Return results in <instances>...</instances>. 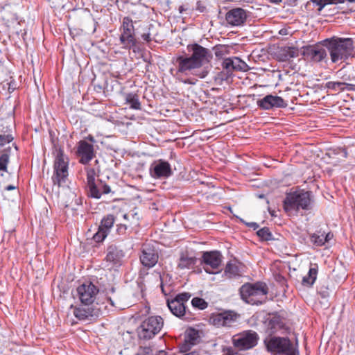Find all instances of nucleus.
Here are the masks:
<instances>
[{
	"label": "nucleus",
	"mask_w": 355,
	"mask_h": 355,
	"mask_svg": "<svg viewBox=\"0 0 355 355\" xmlns=\"http://www.w3.org/2000/svg\"><path fill=\"white\" fill-rule=\"evenodd\" d=\"M248 227H252L254 230H256L259 227V225L256 223H247Z\"/></svg>",
	"instance_id": "nucleus-47"
},
{
	"label": "nucleus",
	"mask_w": 355,
	"mask_h": 355,
	"mask_svg": "<svg viewBox=\"0 0 355 355\" xmlns=\"http://www.w3.org/2000/svg\"><path fill=\"white\" fill-rule=\"evenodd\" d=\"M78 296L82 304H92L98 293L97 287L92 283L83 284L76 289Z\"/></svg>",
	"instance_id": "nucleus-11"
},
{
	"label": "nucleus",
	"mask_w": 355,
	"mask_h": 355,
	"mask_svg": "<svg viewBox=\"0 0 355 355\" xmlns=\"http://www.w3.org/2000/svg\"><path fill=\"white\" fill-rule=\"evenodd\" d=\"M327 48L329 51L333 62L345 60L353 51V41L351 38L332 39L328 42Z\"/></svg>",
	"instance_id": "nucleus-2"
},
{
	"label": "nucleus",
	"mask_w": 355,
	"mask_h": 355,
	"mask_svg": "<svg viewBox=\"0 0 355 355\" xmlns=\"http://www.w3.org/2000/svg\"><path fill=\"white\" fill-rule=\"evenodd\" d=\"M123 218L129 225H137L139 223V215L136 209L131 210L127 214H124Z\"/></svg>",
	"instance_id": "nucleus-28"
},
{
	"label": "nucleus",
	"mask_w": 355,
	"mask_h": 355,
	"mask_svg": "<svg viewBox=\"0 0 355 355\" xmlns=\"http://www.w3.org/2000/svg\"><path fill=\"white\" fill-rule=\"evenodd\" d=\"M164 326V320L160 316H150L146 318L137 328L140 339L149 340L158 334Z\"/></svg>",
	"instance_id": "nucleus-6"
},
{
	"label": "nucleus",
	"mask_w": 355,
	"mask_h": 355,
	"mask_svg": "<svg viewBox=\"0 0 355 355\" xmlns=\"http://www.w3.org/2000/svg\"><path fill=\"white\" fill-rule=\"evenodd\" d=\"M207 73H208L207 71L203 70L202 71L200 72V74H197V75L199 76L200 78H203L207 76Z\"/></svg>",
	"instance_id": "nucleus-49"
},
{
	"label": "nucleus",
	"mask_w": 355,
	"mask_h": 355,
	"mask_svg": "<svg viewBox=\"0 0 355 355\" xmlns=\"http://www.w3.org/2000/svg\"><path fill=\"white\" fill-rule=\"evenodd\" d=\"M14 137L10 133V130H6L3 132V133H0V146H3L6 144H10Z\"/></svg>",
	"instance_id": "nucleus-33"
},
{
	"label": "nucleus",
	"mask_w": 355,
	"mask_h": 355,
	"mask_svg": "<svg viewBox=\"0 0 355 355\" xmlns=\"http://www.w3.org/2000/svg\"><path fill=\"white\" fill-rule=\"evenodd\" d=\"M302 54L313 62H321L327 57L326 49L320 45L303 46Z\"/></svg>",
	"instance_id": "nucleus-14"
},
{
	"label": "nucleus",
	"mask_w": 355,
	"mask_h": 355,
	"mask_svg": "<svg viewBox=\"0 0 355 355\" xmlns=\"http://www.w3.org/2000/svg\"><path fill=\"white\" fill-rule=\"evenodd\" d=\"M268 292V287L263 282L248 283L243 285L240 288L242 300L251 304H261L266 299Z\"/></svg>",
	"instance_id": "nucleus-3"
},
{
	"label": "nucleus",
	"mask_w": 355,
	"mask_h": 355,
	"mask_svg": "<svg viewBox=\"0 0 355 355\" xmlns=\"http://www.w3.org/2000/svg\"><path fill=\"white\" fill-rule=\"evenodd\" d=\"M223 256L218 251L203 252L202 264L205 271L209 274H216L220 271Z\"/></svg>",
	"instance_id": "nucleus-9"
},
{
	"label": "nucleus",
	"mask_w": 355,
	"mask_h": 355,
	"mask_svg": "<svg viewBox=\"0 0 355 355\" xmlns=\"http://www.w3.org/2000/svg\"><path fill=\"white\" fill-rule=\"evenodd\" d=\"M73 314L78 320H85L94 315H96L97 313L95 312L94 309L75 307L73 310Z\"/></svg>",
	"instance_id": "nucleus-25"
},
{
	"label": "nucleus",
	"mask_w": 355,
	"mask_h": 355,
	"mask_svg": "<svg viewBox=\"0 0 355 355\" xmlns=\"http://www.w3.org/2000/svg\"><path fill=\"white\" fill-rule=\"evenodd\" d=\"M157 351L150 347H141L137 355H156Z\"/></svg>",
	"instance_id": "nucleus-42"
},
{
	"label": "nucleus",
	"mask_w": 355,
	"mask_h": 355,
	"mask_svg": "<svg viewBox=\"0 0 355 355\" xmlns=\"http://www.w3.org/2000/svg\"><path fill=\"white\" fill-rule=\"evenodd\" d=\"M248 18L247 12L241 8L230 10L225 15L227 23L232 26H242Z\"/></svg>",
	"instance_id": "nucleus-15"
},
{
	"label": "nucleus",
	"mask_w": 355,
	"mask_h": 355,
	"mask_svg": "<svg viewBox=\"0 0 355 355\" xmlns=\"http://www.w3.org/2000/svg\"><path fill=\"white\" fill-rule=\"evenodd\" d=\"M11 147L8 146L5 149L0 155V171H7V166L9 163L10 154Z\"/></svg>",
	"instance_id": "nucleus-31"
},
{
	"label": "nucleus",
	"mask_w": 355,
	"mask_h": 355,
	"mask_svg": "<svg viewBox=\"0 0 355 355\" xmlns=\"http://www.w3.org/2000/svg\"><path fill=\"white\" fill-rule=\"evenodd\" d=\"M15 189V186H12V185H8L6 187V189L7 191H10V190H13Z\"/></svg>",
	"instance_id": "nucleus-50"
},
{
	"label": "nucleus",
	"mask_w": 355,
	"mask_h": 355,
	"mask_svg": "<svg viewBox=\"0 0 355 355\" xmlns=\"http://www.w3.org/2000/svg\"><path fill=\"white\" fill-rule=\"evenodd\" d=\"M226 355H239L238 354H227Z\"/></svg>",
	"instance_id": "nucleus-57"
},
{
	"label": "nucleus",
	"mask_w": 355,
	"mask_h": 355,
	"mask_svg": "<svg viewBox=\"0 0 355 355\" xmlns=\"http://www.w3.org/2000/svg\"><path fill=\"white\" fill-rule=\"evenodd\" d=\"M129 225L127 223H121L117 225L116 231L119 234H124L127 230V227Z\"/></svg>",
	"instance_id": "nucleus-43"
},
{
	"label": "nucleus",
	"mask_w": 355,
	"mask_h": 355,
	"mask_svg": "<svg viewBox=\"0 0 355 355\" xmlns=\"http://www.w3.org/2000/svg\"><path fill=\"white\" fill-rule=\"evenodd\" d=\"M196 10L200 12H203L206 10V7L200 1L197 2Z\"/></svg>",
	"instance_id": "nucleus-45"
},
{
	"label": "nucleus",
	"mask_w": 355,
	"mask_h": 355,
	"mask_svg": "<svg viewBox=\"0 0 355 355\" xmlns=\"http://www.w3.org/2000/svg\"><path fill=\"white\" fill-rule=\"evenodd\" d=\"M279 33H280L281 35H286V31H285V30H281V31H279Z\"/></svg>",
	"instance_id": "nucleus-53"
},
{
	"label": "nucleus",
	"mask_w": 355,
	"mask_h": 355,
	"mask_svg": "<svg viewBox=\"0 0 355 355\" xmlns=\"http://www.w3.org/2000/svg\"><path fill=\"white\" fill-rule=\"evenodd\" d=\"M225 50H226L225 46H220V47L216 48V51H215L216 56L219 57V56L223 55Z\"/></svg>",
	"instance_id": "nucleus-44"
},
{
	"label": "nucleus",
	"mask_w": 355,
	"mask_h": 355,
	"mask_svg": "<svg viewBox=\"0 0 355 355\" xmlns=\"http://www.w3.org/2000/svg\"><path fill=\"white\" fill-rule=\"evenodd\" d=\"M311 193L308 191L293 193L288 195L284 202L287 212L297 211L300 209H307L311 202Z\"/></svg>",
	"instance_id": "nucleus-7"
},
{
	"label": "nucleus",
	"mask_w": 355,
	"mask_h": 355,
	"mask_svg": "<svg viewBox=\"0 0 355 355\" xmlns=\"http://www.w3.org/2000/svg\"><path fill=\"white\" fill-rule=\"evenodd\" d=\"M141 263L148 268L154 266L158 261V255L155 250L148 245L142 248V254L140 256Z\"/></svg>",
	"instance_id": "nucleus-20"
},
{
	"label": "nucleus",
	"mask_w": 355,
	"mask_h": 355,
	"mask_svg": "<svg viewBox=\"0 0 355 355\" xmlns=\"http://www.w3.org/2000/svg\"><path fill=\"white\" fill-rule=\"evenodd\" d=\"M333 1L334 0H310V1H311L313 3L315 4L316 6H318L319 7L318 11H321L322 9L326 5L334 4V3H333Z\"/></svg>",
	"instance_id": "nucleus-41"
},
{
	"label": "nucleus",
	"mask_w": 355,
	"mask_h": 355,
	"mask_svg": "<svg viewBox=\"0 0 355 355\" xmlns=\"http://www.w3.org/2000/svg\"><path fill=\"white\" fill-rule=\"evenodd\" d=\"M151 33H157V31L155 30V26H153V29L150 31Z\"/></svg>",
	"instance_id": "nucleus-52"
},
{
	"label": "nucleus",
	"mask_w": 355,
	"mask_h": 355,
	"mask_svg": "<svg viewBox=\"0 0 355 355\" xmlns=\"http://www.w3.org/2000/svg\"><path fill=\"white\" fill-rule=\"evenodd\" d=\"M159 355H164V352L160 351V352H159Z\"/></svg>",
	"instance_id": "nucleus-56"
},
{
	"label": "nucleus",
	"mask_w": 355,
	"mask_h": 355,
	"mask_svg": "<svg viewBox=\"0 0 355 355\" xmlns=\"http://www.w3.org/2000/svg\"><path fill=\"white\" fill-rule=\"evenodd\" d=\"M178 10L180 13H182L183 12L187 11L191 9L189 8V7L188 6L187 4H184V5L180 6L179 7Z\"/></svg>",
	"instance_id": "nucleus-46"
},
{
	"label": "nucleus",
	"mask_w": 355,
	"mask_h": 355,
	"mask_svg": "<svg viewBox=\"0 0 355 355\" xmlns=\"http://www.w3.org/2000/svg\"><path fill=\"white\" fill-rule=\"evenodd\" d=\"M191 304L194 307L202 310L207 307V303L205 301V300L199 297H194L191 301Z\"/></svg>",
	"instance_id": "nucleus-39"
},
{
	"label": "nucleus",
	"mask_w": 355,
	"mask_h": 355,
	"mask_svg": "<svg viewBox=\"0 0 355 355\" xmlns=\"http://www.w3.org/2000/svg\"><path fill=\"white\" fill-rule=\"evenodd\" d=\"M272 3H278L282 1V0H270Z\"/></svg>",
	"instance_id": "nucleus-51"
},
{
	"label": "nucleus",
	"mask_w": 355,
	"mask_h": 355,
	"mask_svg": "<svg viewBox=\"0 0 355 355\" xmlns=\"http://www.w3.org/2000/svg\"><path fill=\"white\" fill-rule=\"evenodd\" d=\"M114 221L115 219L114 216L112 214H108L101 220L99 227L109 234L112 227H113Z\"/></svg>",
	"instance_id": "nucleus-29"
},
{
	"label": "nucleus",
	"mask_w": 355,
	"mask_h": 355,
	"mask_svg": "<svg viewBox=\"0 0 355 355\" xmlns=\"http://www.w3.org/2000/svg\"><path fill=\"white\" fill-rule=\"evenodd\" d=\"M238 315L233 311H225L212 317V322L214 325L219 327H230L236 322Z\"/></svg>",
	"instance_id": "nucleus-18"
},
{
	"label": "nucleus",
	"mask_w": 355,
	"mask_h": 355,
	"mask_svg": "<svg viewBox=\"0 0 355 355\" xmlns=\"http://www.w3.org/2000/svg\"><path fill=\"white\" fill-rule=\"evenodd\" d=\"M125 101L130 105V108L134 110H141V104L137 94H127Z\"/></svg>",
	"instance_id": "nucleus-32"
},
{
	"label": "nucleus",
	"mask_w": 355,
	"mask_h": 355,
	"mask_svg": "<svg viewBox=\"0 0 355 355\" xmlns=\"http://www.w3.org/2000/svg\"><path fill=\"white\" fill-rule=\"evenodd\" d=\"M259 339V335L256 331L246 330L233 336L232 344L239 350H248L255 347Z\"/></svg>",
	"instance_id": "nucleus-8"
},
{
	"label": "nucleus",
	"mask_w": 355,
	"mask_h": 355,
	"mask_svg": "<svg viewBox=\"0 0 355 355\" xmlns=\"http://www.w3.org/2000/svg\"><path fill=\"white\" fill-rule=\"evenodd\" d=\"M96 189L99 193L98 197H94V198H100L102 194H107L111 191L110 186L99 182L96 184Z\"/></svg>",
	"instance_id": "nucleus-34"
},
{
	"label": "nucleus",
	"mask_w": 355,
	"mask_h": 355,
	"mask_svg": "<svg viewBox=\"0 0 355 355\" xmlns=\"http://www.w3.org/2000/svg\"><path fill=\"white\" fill-rule=\"evenodd\" d=\"M350 80L349 76H343L341 80L329 81L325 83L324 88L335 92H342L345 90L354 91L355 85L348 83Z\"/></svg>",
	"instance_id": "nucleus-16"
},
{
	"label": "nucleus",
	"mask_w": 355,
	"mask_h": 355,
	"mask_svg": "<svg viewBox=\"0 0 355 355\" xmlns=\"http://www.w3.org/2000/svg\"><path fill=\"white\" fill-rule=\"evenodd\" d=\"M245 63L239 58H227L223 62V67L227 70H243Z\"/></svg>",
	"instance_id": "nucleus-24"
},
{
	"label": "nucleus",
	"mask_w": 355,
	"mask_h": 355,
	"mask_svg": "<svg viewBox=\"0 0 355 355\" xmlns=\"http://www.w3.org/2000/svg\"><path fill=\"white\" fill-rule=\"evenodd\" d=\"M191 295L187 293L178 295L173 300L168 301L167 304L171 313L177 316L182 317L185 314V303L188 302Z\"/></svg>",
	"instance_id": "nucleus-12"
},
{
	"label": "nucleus",
	"mask_w": 355,
	"mask_h": 355,
	"mask_svg": "<svg viewBox=\"0 0 355 355\" xmlns=\"http://www.w3.org/2000/svg\"><path fill=\"white\" fill-rule=\"evenodd\" d=\"M77 155L80 157L81 164H88L94 157L93 145L84 140L80 141L78 144Z\"/></svg>",
	"instance_id": "nucleus-17"
},
{
	"label": "nucleus",
	"mask_w": 355,
	"mask_h": 355,
	"mask_svg": "<svg viewBox=\"0 0 355 355\" xmlns=\"http://www.w3.org/2000/svg\"><path fill=\"white\" fill-rule=\"evenodd\" d=\"M311 241L317 245L321 246L325 243L324 234H314L311 236Z\"/></svg>",
	"instance_id": "nucleus-40"
},
{
	"label": "nucleus",
	"mask_w": 355,
	"mask_h": 355,
	"mask_svg": "<svg viewBox=\"0 0 355 355\" xmlns=\"http://www.w3.org/2000/svg\"><path fill=\"white\" fill-rule=\"evenodd\" d=\"M172 173L171 165L163 159L154 162L150 168V174L153 178H167Z\"/></svg>",
	"instance_id": "nucleus-13"
},
{
	"label": "nucleus",
	"mask_w": 355,
	"mask_h": 355,
	"mask_svg": "<svg viewBox=\"0 0 355 355\" xmlns=\"http://www.w3.org/2000/svg\"><path fill=\"white\" fill-rule=\"evenodd\" d=\"M187 50L191 53L190 57L179 56L177 58L179 72L187 73L191 70L201 67L212 59L211 51L200 44H189L187 46Z\"/></svg>",
	"instance_id": "nucleus-1"
},
{
	"label": "nucleus",
	"mask_w": 355,
	"mask_h": 355,
	"mask_svg": "<svg viewBox=\"0 0 355 355\" xmlns=\"http://www.w3.org/2000/svg\"><path fill=\"white\" fill-rule=\"evenodd\" d=\"M271 215L272 216H274V213L273 212H270Z\"/></svg>",
	"instance_id": "nucleus-58"
},
{
	"label": "nucleus",
	"mask_w": 355,
	"mask_h": 355,
	"mask_svg": "<svg viewBox=\"0 0 355 355\" xmlns=\"http://www.w3.org/2000/svg\"><path fill=\"white\" fill-rule=\"evenodd\" d=\"M200 340L199 331L193 328L186 331L184 342L180 346L181 352H187Z\"/></svg>",
	"instance_id": "nucleus-21"
},
{
	"label": "nucleus",
	"mask_w": 355,
	"mask_h": 355,
	"mask_svg": "<svg viewBox=\"0 0 355 355\" xmlns=\"http://www.w3.org/2000/svg\"><path fill=\"white\" fill-rule=\"evenodd\" d=\"M120 42L125 49H130L136 44L135 37V28L132 20L129 17L123 19L122 25L120 28Z\"/></svg>",
	"instance_id": "nucleus-10"
},
{
	"label": "nucleus",
	"mask_w": 355,
	"mask_h": 355,
	"mask_svg": "<svg viewBox=\"0 0 355 355\" xmlns=\"http://www.w3.org/2000/svg\"><path fill=\"white\" fill-rule=\"evenodd\" d=\"M286 59L296 58L299 55V49L293 46L287 47L285 50Z\"/></svg>",
	"instance_id": "nucleus-38"
},
{
	"label": "nucleus",
	"mask_w": 355,
	"mask_h": 355,
	"mask_svg": "<svg viewBox=\"0 0 355 355\" xmlns=\"http://www.w3.org/2000/svg\"><path fill=\"white\" fill-rule=\"evenodd\" d=\"M258 105L264 110H270L273 107H286L287 103L280 96L267 95L257 102Z\"/></svg>",
	"instance_id": "nucleus-19"
},
{
	"label": "nucleus",
	"mask_w": 355,
	"mask_h": 355,
	"mask_svg": "<svg viewBox=\"0 0 355 355\" xmlns=\"http://www.w3.org/2000/svg\"><path fill=\"white\" fill-rule=\"evenodd\" d=\"M153 29V25H150L148 27V33H144L141 35V38L147 42H149L151 40H156L157 38V33H151L150 31Z\"/></svg>",
	"instance_id": "nucleus-37"
},
{
	"label": "nucleus",
	"mask_w": 355,
	"mask_h": 355,
	"mask_svg": "<svg viewBox=\"0 0 355 355\" xmlns=\"http://www.w3.org/2000/svg\"><path fill=\"white\" fill-rule=\"evenodd\" d=\"M109 234L98 227V231L94 234L93 239L96 243L104 241Z\"/></svg>",
	"instance_id": "nucleus-36"
},
{
	"label": "nucleus",
	"mask_w": 355,
	"mask_h": 355,
	"mask_svg": "<svg viewBox=\"0 0 355 355\" xmlns=\"http://www.w3.org/2000/svg\"><path fill=\"white\" fill-rule=\"evenodd\" d=\"M257 234L263 241H270L272 239V235L267 227H263L257 231Z\"/></svg>",
	"instance_id": "nucleus-35"
},
{
	"label": "nucleus",
	"mask_w": 355,
	"mask_h": 355,
	"mask_svg": "<svg viewBox=\"0 0 355 355\" xmlns=\"http://www.w3.org/2000/svg\"><path fill=\"white\" fill-rule=\"evenodd\" d=\"M12 146H15V150H17V146H15V144H12Z\"/></svg>",
	"instance_id": "nucleus-55"
},
{
	"label": "nucleus",
	"mask_w": 355,
	"mask_h": 355,
	"mask_svg": "<svg viewBox=\"0 0 355 355\" xmlns=\"http://www.w3.org/2000/svg\"><path fill=\"white\" fill-rule=\"evenodd\" d=\"M333 238V234L331 233H328L324 236L325 239V243L328 242L329 240H331Z\"/></svg>",
	"instance_id": "nucleus-48"
},
{
	"label": "nucleus",
	"mask_w": 355,
	"mask_h": 355,
	"mask_svg": "<svg viewBox=\"0 0 355 355\" xmlns=\"http://www.w3.org/2000/svg\"><path fill=\"white\" fill-rule=\"evenodd\" d=\"M264 343L267 350L272 354L299 355L298 350L287 338L273 336L266 338Z\"/></svg>",
	"instance_id": "nucleus-4"
},
{
	"label": "nucleus",
	"mask_w": 355,
	"mask_h": 355,
	"mask_svg": "<svg viewBox=\"0 0 355 355\" xmlns=\"http://www.w3.org/2000/svg\"><path fill=\"white\" fill-rule=\"evenodd\" d=\"M342 71H343V70H339V71L337 72V76H340V75L342 74Z\"/></svg>",
	"instance_id": "nucleus-54"
},
{
	"label": "nucleus",
	"mask_w": 355,
	"mask_h": 355,
	"mask_svg": "<svg viewBox=\"0 0 355 355\" xmlns=\"http://www.w3.org/2000/svg\"><path fill=\"white\" fill-rule=\"evenodd\" d=\"M95 175L94 169H89L87 172L88 194L91 197H98L99 195L96 189V183L95 182Z\"/></svg>",
	"instance_id": "nucleus-23"
},
{
	"label": "nucleus",
	"mask_w": 355,
	"mask_h": 355,
	"mask_svg": "<svg viewBox=\"0 0 355 355\" xmlns=\"http://www.w3.org/2000/svg\"><path fill=\"white\" fill-rule=\"evenodd\" d=\"M225 275L231 278L240 275L239 268L236 262H228L225 269Z\"/></svg>",
	"instance_id": "nucleus-30"
},
{
	"label": "nucleus",
	"mask_w": 355,
	"mask_h": 355,
	"mask_svg": "<svg viewBox=\"0 0 355 355\" xmlns=\"http://www.w3.org/2000/svg\"><path fill=\"white\" fill-rule=\"evenodd\" d=\"M196 259L195 257L182 254L179 259L178 268L180 270L189 269L196 264Z\"/></svg>",
	"instance_id": "nucleus-26"
},
{
	"label": "nucleus",
	"mask_w": 355,
	"mask_h": 355,
	"mask_svg": "<svg viewBox=\"0 0 355 355\" xmlns=\"http://www.w3.org/2000/svg\"><path fill=\"white\" fill-rule=\"evenodd\" d=\"M318 265L313 264L312 266L309 268L308 275L303 277L302 279V284L307 286H312L316 278H317V274H318Z\"/></svg>",
	"instance_id": "nucleus-27"
},
{
	"label": "nucleus",
	"mask_w": 355,
	"mask_h": 355,
	"mask_svg": "<svg viewBox=\"0 0 355 355\" xmlns=\"http://www.w3.org/2000/svg\"><path fill=\"white\" fill-rule=\"evenodd\" d=\"M69 159L60 148L56 149L55 153V160L53 164V175L51 178L54 186L58 188L68 176Z\"/></svg>",
	"instance_id": "nucleus-5"
},
{
	"label": "nucleus",
	"mask_w": 355,
	"mask_h": 355,
	"mask_svg": "<svg viewBox=\"0 0 355 355\" xmlns=\"http://www.w3.org/2000/svg\"><path fill=\"white\" fill-rule=\"evenodd\" d=\"M123 257L124 253L122 250L114 245H111L107 248L105 260L106 262L114 266L119 265Z\"/></svg>",
	"instance_id": "nucleus-22"
}]
</instances>
